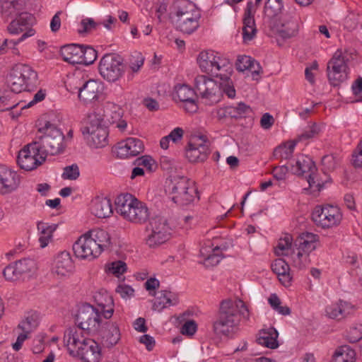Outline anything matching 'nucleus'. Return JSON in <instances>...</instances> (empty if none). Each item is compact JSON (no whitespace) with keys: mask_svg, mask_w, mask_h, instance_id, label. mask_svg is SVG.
<instances>
[{"mask_svg":"<svg viewBox=\"0 0 362 362\" xmlns=\"http://www.w3.org/2000/svg\"><path fill=\"white\" fill-rule=\"evenodd\" d=\"M249 316L248 308L242 300H223L213 324L214 332L217 335L232 337L238 330L241 317L248 320Z\"/></svg>","mask_w":362,"mask_h":362,"instance_id":"1","label":"nucleus"},{"mask_svg":"<svg viewBox=\"0 0 362 362\" xmlns=\"http://www.w3.org/2000/svg\"><path fill=\"white\" fill-rule=\"evenodd\" d=\"M63 341L69 354L83 362H99L101 349L93 339L86 338L76 327H69L64 333Z\"/></svg>","mask_w":362,"mask_h":362,"instance_id":"2","label":"nucleus"},{"mask_svg":"<svg viewBox=\"0 0 362 362\" xmlns=\"http://www.w3.org/2000/svg\"><path fill=\"white\" fill-rule=\"evenodd\" d=\"M37 134L33 145H35L45 157L61 153L65 148L64 136L57 127L49 121L42 119L37 122Z\"/></svg>","mask_w":362,"mask_h":362,"instance_id":"3","label":"nucleus"},{"mask_svg":"<svg viewBox=\"0 0 362 362\" xmlns=\"http://www.w3.org/2000/svg\"><path fill=\"white\" fill-rule=\"evenodd\" d=\"M115 206L117 213L128 221L144 224L149 220L150 212L146 204L130 194L119 195Z\"/></svg>","mask_w":362,"mask_h":362,"instance_id":"4","label":"nucleus"},{"mask_svg":"<svg viewBox=\"0 0 362 362\" xmlns=\"http://www.w3.org/2000/svg\"><path fill=\"white\" fill-rule=\"evenodd\" d=\"M176 28L185 34H192L199 26L200 11L188 0H177L174 4Z\"/></svg>","mask_w":362,"mask_h":362,"instance_id":"5","label":"nucleus"},{"mask_svg":"<svg viewBox=\"0 0 362 362\" xmlns=\"http://www.w3.org/2000/svg\"><path fill=\"white\" fill-rule=\"evenodd\" d=\"M173 202L180 206H186L194 202L198 196L197 188L194 182L184 176H175L171 178L165 186Z\"/></svg>","mask_w":362,"mask_h":362,"instance_id":"6","label":"nucleus"},{"mask_svg":"<svg viewBox=\"0 0 362 362\" xmlns=\"http://www.w3.org/2000/svg\"><path fill=\"white\" fill-rule=\"evenodd\" d=\"M74 321L78 332L88 335L96 334L103 322L100 312L89 303H84L78 308Z\"/></svg>","mask_w":362,"mask_h":362,"instance_id":"7","label":"nucleus"},{"mask_svg":"<svg viewBox=\"0 0 362 362\" xmlns=\"http://www.w3.org/2000/svg\"><path fill=\"white\" fill-rule=\"evenodd\" d=\"M146 231V243L151 248L165 243L172 235V228L167 219L160 216L153 217L149 221Z\"/></svg>","mask_w":362,"mask_h":362,"instance_id":"8","label":"nucleus"},{"mask_svg":"<svg viewBox=\"0 0 362 362\" xmlns=\"http://www.w3.org/2000/svg\"><path fill=\"white\" fill-rule=\"evenodd\" d=\"M98 69L102 77L108 82L118 81L125 72V65L119 55L105 54L100 61Z\"/></svg>","mask_w":362,"mask_h":362,"instance_id":"9","label":"nucleus"},{"mask_svg":"<svg viewBox=\"0 0 362 362\" xmlns=\"http://www.w3.org/2000/svg\"><path fill=\"white\" fill-rule=\"evenodd\" d=\"M312 219L322 228H329L340 224L342 214L336 206L325 204L316 206L312 213Z\"/></svg>","mask_w":362,"mask_h":362,"instance_id":"10","label":"nucleus"},{"mask_svg":"<svg viewBox=\"0 0 362 362\" xmlns=\"http://www.w3.org/2000/svg\"><path fill=\"white\" fill-rule=\"evenodd\" d=\"M197 62L202 72L216 78L220 74L218 71H227L232 67L228 60L216 56L214 51L201 52L198 55Z\"/></svg>","mask_w":362,"mask_h":362,"instance_id":"11","label":"nucleus"},{"mask_svg":"<svg viewBox=\"0 0 362 362\" xmlns=\"http://www.w3.org/2000/svg\"><path fill=\"white\" fill-rule=\"evenodd\" d=\"M269 27L271 30H275L284 40L295 37L299 30L298 20L294 11L283 13Z\"/></svg>","mask_w":362,"mask_h":362,"instance_id":"12","label":"nucleus"},{"mask_svg":"<svg viewBox=\"0 0 362 362\" xmlns=\"http://www.w3.org/2000/svg\"><path fill=\"white\" fill-rule=\"evenodd\" d=\"M347 61L348 59L343 55L342 52L338 49L328 62L327 73L328 80L332 86H337L346 79V70L349 69Z\"/></svg>","mask_w":362,"mask_h":362,"instance_id":"13","label":"nucleus"},{"mask_svg":"<svg viewBox=\"0 0 362 362\" xmlns=\"http://www.w3.org/2000/svg\"><path fill=\"white\" fill-rule=\"evenodd\" d=\"M45 160L40 149L33 142L24 146L18 153L17 163L21 169L30 171L35 169Z\"/></svg>","mask_w":362,"mask_h":362,"instance_id":"14","label":"nucleus"},{"mask_svg":"<svg viewBox=\"0 0 362 362\" xmlns=\"http://www.w3.org/2000/svg\"><path fill=\"white\" fill-rule=\"evenodd\" d=\"M207 142L208 139L205 135H192L185 152V156L189 162H203L207 158L209 153V147L206 144Z\"/></svg>","mask_w":362,"mask_h":362,"instance_id":"15","label":"nucleus"},{"mask_svg":"<svg viewBox=\"0 0 362 362\" xmlns=\"http://www.w3.org/2000/svg\"><path fill=\"white\" fill-rule=\"evenodd\" d=\"M73 251L77 258L93 259L99 257V247L95 245L87 232L81 235L73 245Z\"/></svg>","mask_w":362,"mask_h":362,"instance_id":"16","label":"nucleus"},{"mask_svg":"<svg viewBox=\"0 0 362 362\" xmlns=\"http://www.w3.org/2000/svg\"><path fill=\"white\" fill-rule=\"evenodd\" d=\"M96 334L100 336L103 345L107 348L115 346L121 338L117 324L110 321L102 322Z\"/></svg>","mask_w":362,"mask_h":362,"instance_id":"17","label":"nucleus"},{"mask_svg":"<svg viewBox=\"0 0 362 362\" xmlns=\"http://www.w3.org/2000/svg\"><path fill=\"white\" fill-rule=\"evenodd\" d=\"M103 119L105 125L116 124V127L121 131H124L127 123L125 120L122 119L123 115L122 109L113 103H107L102 110Z\"/></svg>","mask_w":362,"mask_h":362,"instance_id":"18","label":"nucleus"},{"mask_svg":"<svg viewBox=\"0 0 362 362\" xmlns=\"http://www.w3.org/2000/svg\"><path fill=\"white\" fill-rule=\"evenodd\" d=\"M144 150V143L136 138L129 137L125 141L118 143L115 153L120 158L136 156Z\"/></svg>","mask_w":362,"mask_h":362,"instance_id":"19","label":"nucleus"},{"mask_svg":"<svg viewBox=\"0 0 362 362\" xmlns=\"http://www.w3.org/2000/svg\"><path fill=\"white\" fill-rule=\"evenodd\" d=\"M78 98L85 104H88L97 101L100 95H102L101 83L95 80H88L86 81L81 87L78 88Z\"/></svg>","mask_w":362,"mask_h":362,"instance_id":"20","label":"nucleus"},{"mask_svg":"<svg viewBox=\"0 0 362 362\" xmlns=\"http://www.w3.org/2000/svg\"><path fill=\"white\" fill-rule=\"evenodd\" d=\"M20 184L18 175L4 165H0V192L2 194L16 190Z\"/></svg>","mask_w":362,"mask_h":362,"instance_id":"21","label":"nucleus"},{"mask_svg":"<svg viewBox=\"0 0 362 362\" xmlns=\"http://www.w3.org/2000/svg\"><path fill=\"white\" fill-rule=\"evenodd\" d=\"M35 23L34 16L28 12H21L7 27V30L10 34L18 35L23 31L27 32L29 29H33L31 26Z\"/></svg>","mask_w":362,"mask_h":362,"instance_id":"22","label":"nucleus"},{"mask_svg":"<svg viewBox=\"0 0 362 362\" xmlns=\"http://www.w3.org/2000/svg\"><path fill=\"white\" fill-rule=\"evenodd\" d=\"M93 129V127H83L81 132L83 135L86 134L90 135L88 142L91 146L95 148L105 146L108 143V130L107 126L95 129Z\"/></svg>","mask_w":362,"mask_h":362,"instance_id":"23","label":"nucleus"},{"mask_svg":"<svg viewBox=\"0 0 362 362\" xmlns=\"http://www.w3.org/2000/svg\"><path fill=\"white\" fill-rule=\"evenodd\" d=\"M252 8L253 3L247 2L243 18V37L244 42L252 40L257 33L254 16L252 14Z\"/></svg>","mask_w":362,"mask_h":362,"instance_id":"24","label":"nucleus"},{"mask_svg":"<svg viewBox=\"0 0 362 362\" xmlns=\"http://www.w3.org/2000/svg\"><path fill=\"white\" fill-rule=\"evenodd\" d=\"M23 81L27 87L28 91H33L38 84V76L37 72L27 64H18L15 66Z\"/></svg>","mask_w":362,"mask_h":362,"instance_id":"25","label":"nucleus"},{"mask_svg":"<svg viewBox=\"0 0 362 362\" xmlns=\"http://www.w3.org/2000/svg\"><path fill=\"white\" fill-rule=\"evenodd\" d=\"M91 213L99 218L109 217L112 213L110 199L107 197H96L91 202Z\"/></svg>","mask_w":362,"mask_h":362,"instance_id":"26","label":"nucleus"},{"mask_svg":"<svg viewBox=\"0 0 362 362\" xmlns=\"http://www.w3.org/2000/svg\"><path fill=\"white\" fill-rule=\"evenodd\" d=\"M178 302V297L176 294L167 290H162L158 292V296L153 303L152 309L161 312L168 306L177 305Z\"/></svg>","mask_w":362,"mask_h":362,"instance_id":"27","label":"nucleus"},{"mask_svg":"<svg viewBox=\"0 0 362 362\" xmlns=\"http://www.w3.org/2000/svg\"><path fill=\"white\" fill-rule=\"evenodd\" d=\"M83 45L78 44H69L64 45L60 49V54L62 59L72 64H79L82 54Z\"/></svg>","mask_w":362,"mask_h":362,"instance_id":"28","label":"nucleus"},{"mask_svg":"<svg viewBox=\"0 0 362 362\" xmlns=\"http://www.w3.org/2000/svg\"><path fill=\"white\" fill-rule=\"evenodd\" d=\"M272 269L275 273L280 282L285 286H289L292 277L290 274V267L282 258L275 259L272 264Z\"/></svg>","mask_w":362,"mask_h":362,"instance_id":"29","label":"nucleus"},{"mask_svg":"<svg viewBox=\"0 0 362 362\" xmlns=\"http://www.w3.org/2000/svg\"><path fill=\"white\" fill-rule=\"evenodd\" d=\"M284 8L283 0H267L264 6V21L269 26L281 13Z\"/></svg>","mask_w":362,"mask_h":362,"instance_id":"30","label":"nucleus"},{"mask_svg":"<svg viewBox=\"0 0 362 362\" xmlns=\"http://www.w3.org/2000/svg\"><path fill=\"white\" fill-rule=\"evenodd\" d=\"M74 268L73 261L68 252L64 251L57 255L54 269L57 275L65 276L71 273Z\"/></svg>","mask_w":362,"mask_h":362,"instance_id":"31","label":"nucleus"},{"mask_svg":"<svg viewBox=\"0 0 362 362\" xmlns=\"http://www.w3.org/2000/svg\"><path fill=\"white\" fill-rule=\"evenodd\" d=\"M291 171L298 176H303L305 173L316 172L317 168L315 162L308 156H301L298 158L296 164H291Z\"/></svg>","mask_w":362,"mask_h":362,"instance_id":"32","label":"nucleus"},{"mask_svg":"<svg viewBox=\"0 0 362 362\" xmlns=\"http://www.w3.org/2000/svg\"><path fill=\"white\" fill-rule=\"evenodd\" d=\"M354 307L349 303L340 300L339 303L327 307L326 313L329 317L340 320L352 313Z\"/></svg>","mask_w":362,"mask_h":362,"instance_id":"33","label":"nucleus"},{"mask_svg":"<svg viewBox=\"0 0 362 362\" xmlns=\"http://www.w3.org/2000/svg\"><path fill=\"white\" fill-rule=\"evenodd\" d=\"M95 245L99 247L100 254L111 247V238L109 233L100 228L93 229L87 232Z\"/></svg>","mask_w":362,"mask_h":362,"instance_id":"34","label":"nucleus"},{"mask_svg":"<svg viewBox=\"0 0 362 362\" xmlns=\"http://www.w3.org/2000/svg\"><path fill=\"white\" fill-rule=\"evenodd\" d=\"M23 5L20 0H4L1 3V13L5 21L9 18L16 17L23 9Z\"/></svg>","mask_w":362,"mask_h":362,"instance_id":"35","label":"nucleus"},{"mask_svg":"<svg viewBox=\"0 0 362 362\" xmlns=\"http://www.w3.org/2000/svg\"><path fill=\"white\" fill-rule=\"evenodd\" d=\"M57 227V224L49 225L44 222L37 223V230L40 231L38 240L42 248L47 247L49 242L52 240L53 233Z\"/></svg>","mask_w":362,"mask_h":362,"instance_id":"36","label":"nucleus"},{"mask_svg":"<svg viewBox=\"0 0 362 362\" xmlns=\"http://www.w3.org/2000/svg\"><path fill=\"white\" fill-rule=\"evenodd\" d=\"M6 83L11 88V92L19 93L22 91H28L25 82L21 78L15 66L13 67L10 73L7 75Z\"/></svg>","mask_w":362,"mask_h":362,"instance_id":"37","label":"nucleus"},{"mask_svg":"<svg viewBox=\"0 0 362 362\" xmlns=\"http://www.w3.org/2000/svg\"><path fill=\"white\" fill-rule=\"evenodd\" d=\"M330 362H356V352L349 345L338 347Z\"/></svg>","mask_w":362,"mask_h":362,"instance_id":"38","label":"nucleus"},{"mask_svg":"<svg viewBox=\"0 0 362 362\" xmlns=\"http://www.w3.org/2000/svg\"><path fill=\"white\" fill-rule=\"evenodd\" d=\"M298 141L285 142L274 148L273 156L276 159L289 160L292 158Z\"/></svg>","mask_w":362,"mask_h":362,"instance_id":"39","label":"nucleus"},{"mask_svg":"<svg viewBox=\"0 0 362 362\" xmlns=\"http://www.w3.org/2000/svg\"><path fill=\"white\" fill-rule=\"evenodd\" d=\"M278 335V332L274 328H271L269 332L260 333L259 337L257 339V342L269 349H276L279 346Z\"/></svg>","mask_w":362,"mask_h":362,"instance_id":"40","label":"nucleus"},{"mask_svg":"<svg viewBox=\"0 0 362 362\" xmlns=\"http://www.w3.org/2000/svg\"><path fill=\"white\" fill-rule=\"evenodd\" d=\"M226 74H220L218 78H220L222 82L219 84L220 90L229 98H234L235 96V89L233 83L230 79V75L233 72V67L226 71Z\"/></svg>","mask_w":362,"mask_h":362,"instance_id":"41","label":"nucleus"},{"mask_svg":"<svg viewBox=\"0 0 362 362\" xmlns=\"http://www.w3.org/2000/svg\"><path fill=\"white\" fill-rule=\"evenodd\" d=\"M197 93L194 89L186 84L177 85L175 86L173 99L175 101L183 102L189 99L197 98Z\"/></svg>","mask_w":362,"mask_h":362,"instance_id":"42","label":"nucleus"},{"mask_svg":"<svg viewBox=\"0 0 362 362\" xmlns=\"http://www.w3.org/2000/svg\"><path fill=\"white\" fill-rule=\"evenodd\" d=\"M226 113H228L231 118L240 119L250 117L252 114V110L250 106L246 105L245 103L240 102L238 103L235 107L228 106Z\"/></svg>","mask_w":362,"mask_h":362,"instance_id":"43","label":"nucleus"},{"mask_svg":"<svg viewBox=\"0 0 362 362\" xmlns=\"http://www.w3.org/2000/svg\"><path fill=\"white\" fill-rule=\"evenodd\" d=\"M16 263L23 279L30 276L37 269L35 261L30 258L20 259Z\"/></svg>","mask_w":362,"mask_h":362,"instance_id":"44","label":"nucleus"},{"mask_svg":"<svg viewBox=\"0 0 362 362\" xmlns=\"http://www.w3.org/2000/svg\"><path fill=\"white\" fill-rule=\"evenodd\" d=\"M82 54L79 64L90 65L92 64L97 59V52L91 46L83 45Z\"/></svg>","mask_w":362,"mask_h":362,"instance_id":"45","label":"nucleus"},{"mask_svg":"<svg viewBox=\"0 0 362 362\" xmlns=\"http://www.w3.org/2000/svg\"><path fill=\"white\" fill-rule=\"evenodd\" d=\"M16 262L13 264H10L6 266L3 270V274L5 279L8 281H16L20 279H23Z\"/></svg>","mask_w":362,"mask_h":362,"instance_id":"46","label":"nucleus"},{"mask_svg":"<svg viewBox=\"0 0 362 362\" xmlns=\"http://www.w3.org/2000/svg\"><path fill=\"white\" fill-rule=\"evenodd\" d=\"M103 118L100 111L89 114L87 117V125L85 127H93V129H95L99 127H106Z\"/></svg>","mask_w":362,"mask_h":362,"instance_id":"47","label":"nucleus"},{"mask_svg":"<svg viewBox=\"0 0 362 362\" xmlns=\"http://www.w3.org/2000/svg\"><path fill=\"white\" fill-rule=\"evenodd\" d=\"M38 325L37 317L31 315L25 317L18 325V328L21 329L23 332L30 333Z\"/></svg>","mask_w":362,"mask_h":362,"instance_id":"48","label":"nucleus"},{"mask_svg":"<svg viewBox=\"0 0 362 362\" xmlns=\"http://www.w3.org/2000/svg\"><path fill=\"white\" fill-rule=\"evenodd\" d=\"M144 57L141 52H134L129 59V67L133 72H138L143 66Z\"/></svg>","mask_w":362,"mask_h":362,"instance_id":"49","label":"nucleus"},{"mask_svg":"<svg viewBox=\"0 0 362 362\" xmlns=\"http://www.w3.org/2000/svg\"><path fill=\"white\" fill-rule=\"evenodd\" d=\"M339 159L334 154L325 155L322 157L321 163L323 166V170L332 171L334 170L338 163Z\"/></svg>","mask_w":362,"mask_h":362,"instance_id":"50","label":"nucleus"},{"mask_svg":"<svg viewBox=\"0 0 362 362\" xmlns=\"http://www.w3.org/2000/svg\"><path fill=\"white\" fill-rule=\"evenodd\" d=\"M80 175L79 168L76 164L66 166L64 168L62 177L64 180H75Z\"/></svg>","mask_w":362,"mask_h":362,"instance_id":"51","label":"nucleus"},{"mask_svg":"<svg viewBox=\"0 0 362 362\" xmlns=\"http://www.w3.org/2000/svg\"><path fill=\"white\" fill-rule=\"evenodd\" d=\"M254 60V59L249 56L238 57L235 63L236 69L238 71L243 72L245 70H248V69H251Z\"/></svg>","mask_w":362,"mask_h":362,"instance_id":"52","label":"nucleus"},{"mask_svg":"<svg viewBox=\"0 0 362 362\" xmlns=\"http://www.w3.org/2000/svg\"><path fill=\"white\" fill-rule=\"evenodd\" d=\"M100 24V23H96L93 18H84L81 21V26L82 27V29H79L78 32L81 35L83 33H88L92 30L96 29L97 26Z\"/></svg>","mask_w":362,"mask_h":362,"instance_id":"53","label":"nucleus"},{"mask_svg":"<svg viewBox=\"0 0 362 362\" xmlns=\"http://www.w3.org/2000/svg\"><path fill=\"white\" fill-rule=\"evenodd\" d=\"M297 253L295 254L293 252V256L292 257L293 259V266L298 268V269H303L305 267V263L308 259V257L309 255H307L306 253H304L303 251L300 250L297 247Z\"/></svg>","mask_w":362,"mask_h":362,"instance_id":"54","label":"nucleus"},{"mask_svg":"<svg viewBox=\"0 0 362 362\" xmlns=\"http://www.w3.org/2000/svg\"><path fill=\"white\" fill-rule=\"evenodd\" d=\"M206 92L204 93V95L202 98H209L211 99L213 96L216 95L217 93L220 92L219 86L217 84L216 81L209 78L208 81V84H206Z\"/></svg>","mask_w":362,"mask_h":362,"instance_id":"55","label":"nucleus"},{"mask_svg":"<svg viewBox=\"0 0 362 362\" xmlns=\"http://www.w3.org/2000/svg\"><path fill=\"white\" fill-rule=\"evenodd\" d=\"M362 339V325L350 328L347 334V339L351 343H356Z\"/></svg>","mask_w":362,"mask_h":362,"instance_id":"56","label":"nucleus"},{"mask_svg":"<svg viewBox=\"0 0 362 362\" xmlns=\"http://www.w3.org/2000/svg\"><path fill=\"white\" fill-rule=\"evenodd\" d=\"M293 238L290 234H286L284 238L279 240L276 249L282 251L281 255H287L286 251H288L292 246Z\"/></svg>","mask_w":362,"mask_h":362,"instance_id":"57","label":"nucleus"},{"mask_svg":"<svg viewBox=\"0 0 362 362\" xmlns=\"http://www.w3.org/2000/svg\"><path fill=\"white\" fill-rule=\"evenodd\" d=\"M209 78H210L204 75H199L194 79L195 88L202 97L204 95V93L206 92V87Z\"/></svg>","mask_w":362,"mask_h":362,"instance_id":"58","label":"nucleus"},{"mask_svg":"<svg viewBox=\"0 0 362 362\" xmlns=\"http://www.w3.org/2000/svg\"><path fill=\"white\" fill-rule=\"evenodd\" d=\"M108 270L116 276H119L126 272L127 264L121 260L115 261L111 263Z\"/></svg>","mask_w":362,"mask_h":362,"instance_id":"59","label":"nucleus"},{"mask_svg":"<svg viewBox=\"0 0 362 362\" xmlns=\"http://www.w3.org/2000/svg\"><path fill=\"white\" fill-rule=\"evenodd\" d=\"M320 132V128L316 123H313L309 128V130L305 131L303 134L298 136L296 141H300L305 139H312L316 136Z\"/></svg>","mask_w":362,"mask_h":362,"instance_id":"60","label":"nucleus"},{"mask_svg":"<svg viewBox=\"0 0 362 362\" xmlns=\"http://www.w3.org/2000/svg\"><path fill=\"white\" fill-rule=\"evenodd\" d=\"M222 257L220 255V249L218 247H216L212 252V254L209 255L205 259V263L207 266H215L218 264L221 260Z\"/></svg>","mask_w":362,"mask_h":362,"instance_id":"61","label":"nucleus"},{"mask_svg":"<svg viewBox=\"0 0 362 362\" xmlns=\"http://www.w3.org/2000/svg\"><path fill=\"white\" fill-rule=\"evenodd\" d=\"M294 245L295 246L298 247V248L300 249V250L303 251L304 253H306L307 255H309L310 252L315 250L316 248L315 243H310L309 242L304 240L298 241L297 238L294 242Z\"/></svg>","mask_w":362,"mask_h":362,"instance_id":"62","label":"nucleus"},{"mask_svg":"<svg viewBox=\"0 0 362 362\" xmlns=\"http://www.w3.org/2000/svg\"><path fill=\"white\" fill-rule=\"evenodd\" d=\"M291 170V166L287 165H282L281 166H276L273 168L272 173L274 177L277 180H282L285 179L286 175Z\"/></svg>","mask_w":362,"mask_h":362,"instance_id":"63","label":"nucleus"},{"mask_svg":"<svg viewBox=\"0 0 362 362\" xmlns=\"http://www.w3.org/2000/svg\"><path fill=\"white\" fill-rule=\"evenodd\" d=\"M352 163L355 168H362V140L352 156Z\"/></svg>","mask_w":362,"mask_h":362,"instance_id":"64","label":"nucleus"}]
</instances>
